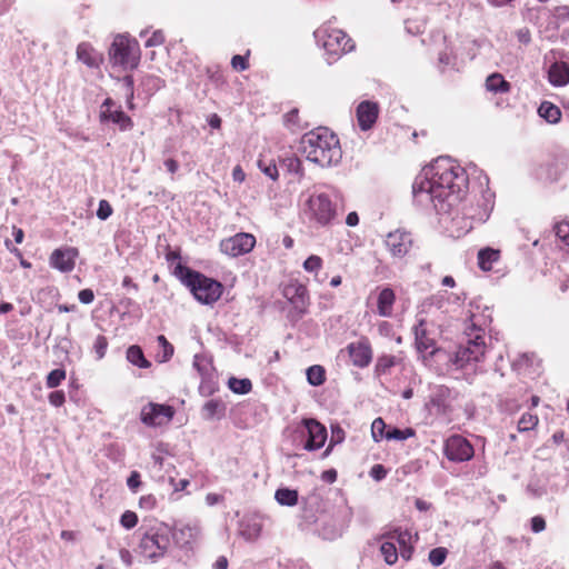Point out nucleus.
Wrapping results in <instances>:
<instances>
[{
    "label": "nucleus",
    "instance_id": "1",
    "mask_svg": "<svg viewBox=\"0 0 569 569\" xmlns=\"http://www.w3.org/2000/svg\"><path fill=\"white\" fill-rule=\"evenodd\" d=\"M467 187L465 169L451 158L441 157L416 178L412 194L420 206L432 203L439 214H451Z\"/></svg>",
    "mask_w": 569,
    "mask_h": 569
},
{
    "label": "nucleus",
    "instance_id": "2",
    "mask_svg": "<svg viewBox=\"0 0 569 569\" xmlns=\"http://www.w3.org/2000/svg\"><path fill=\"white\" fill-rule=\"evenodd\" d=\"M299 151L307 160L321 167L337 164L342 158L339 139L327 128L305 133L300 139Z\"/></svg>",
    "mask_w": 569,
    "mask_h": 569
},
{
    "label": "nucleus",
    "instance_id": "3",
    "mask_svg": "<svg viewBox=\"0 0 569 569\" xmlns=\"http://www.w3.org/2000/svg\"><path fill=\"white\" fill-rule=\"evenodd\" d=\"M338 193L315 191L308 196L303 206V213L311 223L320 227L330 226L338 216Z\"/></svg>",
    "mask_w": 569,
    "mask_h": 569
},
{
    "label": "nucleus",
    "instance_id": "4",
    "mask_svg": "<svg viewBox=\"0 0 569 569\" xmlns=\"http://www.w3.org/2000/svg\"><path fill=\"white\" fill-rule=\"evenodd\" d=\"M317 43L325 50L329 64L338 61L343 54L355 49L352 39L341 29L323 24L315 31Z\"/></svg>",
    "mask_w": 569,
    "mask_h": 569
},
{
    "label": "nucleus",
    "instance_id": "5",
    "mask_svg": "<svg viewBox=\"0 0 569 569\" xmlns=\"http://www.w3.org/2000/svg\"><path fill=\"white\" fill-rule=\"evenodd\" d=\"M140 530L141 553L149 559L163 557L171 545V527L164 522L153 521L150 525H142Z\"/></svg>",
    "mask_w": 569,
    "mask_h": 569
},
{
    "label": "nucleus",
    "instance_id": "6",
    "mask_svg": "<svg viewBox=\"0 0 569 569\" xmlns=\"http://www.w3.org/2000/svg\"><path fill=\"white\" fill-rule=\"evenodd\" d=\"M380 552L387 565H395L399 556L409 561L413 553V536L400 528L390 530L381 536Z\"/></svg>",
    "mask_w": 569,
    "mask_h": 569
},
{
    "label": "nucleus",
    "instance_id": "7",
    "mask_svg": "<svg viewBox=\"0 0 569 569\" xmlns=\"http://www.w3.org/2000/svg\"><path fill=\"white\" fill-rule=\"evenodd\" d=\"M110 61L123 70H133L140 62V47L136 39L124 34L114 37L109 50Z\"/></svg>",
    "mask_w": 569,
    "mask_h": 569
},
{
    "label": "nucleus",
    "instance_id": "8",
    "mask_svg": "<svg viewBox=\"0 0 569 569\" xmlns=\"http://www.w3.org/2000/svg\"><path fill=\"white\" fill-rule=\"evenodd\" d=\"M184 283L190 288L194 298L204 305L216 302L222 295V284L204 274L188 270Z\"/></svg>",
    "mask_w": 569,
    "mask_h": 569
},
{
    "label": "nucleus",
    "instance_id": "9",
    "mask_svg": "<svg viewBox=\"0 0 569 569\" xmlns=\"http://www.w3.org/2000/svg\"><path fill=\"white\" fill-rule=\"evenodd\" d=\"M486 352L485 336L481 329H472L468 335V340L461 345L455 356V365L458 368H463L470 362L480 361Z\"/></svg>",
    "mask_w": 569,
    "mask_h": 569
},
{
    "label": "nucleus",
    "instance_id": "10",
    "mask_svg": "<svg viewBox=\"0 0 569 569\" xmlns=\"http://www.w3.org/2000/svg\"><path fill=\"white\" fill-rule=\"evenodd\" d=\"M383 244L393 259H403L413 246L412 234L405 229H396L386 234Z\"/></svg>",
    "mask_w": 569,
    "mask_h": 569
},
{
    "label": "nucleus",
    "instance_id": "11",
    "mask_svg": "<svg viewBox=\"0 0 569 569\" xmlns=\"http://www.w3.org/2000/svg\"><path fill=\"white\" fill-rule=\"evenodd\" d=\"M256 246V237L252 233L239 232L220 241V251L231 258L249 253Z\"/></svg>",
    "mask_w": 569,
    "mask_h": 569
},
{
    "label": "nucleus",
    "instance_id": "12",
    "mask_svg": "<svg viewBox=\"0 0 569 569\" xmlns=\"http://www.w3.org/2000/svg\"><path fill=\"white\" fill-rule=\"evenodd\" d=\"M174 416V409L168 405L149 402L141 409V421L149 427H161L169 423Z\"/></svg>",
    "mask_w": 569,
    "mask_h": 569
},
{
    "label": "nucleus",
    "instance_id": "13",
    "mask_svg": "<svg viewBox=\"0 0 569 569\" xmlns=\"http://www.w3.org/2000/svg\"><path fill=\"white\" fill-rule=\"evenodd\" d=\"M473 447L462 436L453 435L445 442V455L450 461H468L473 457Z\"/></svg>",
    "mask_w": 569,
    "mask_h": 569
},
{
    "label": "nucleus",
    "instance_id": "14",
    "mask_svg": "<svg viewBox=\"0 0 569 569\" xmlns=\"http://www.w3.org/2000/svg\"><path fill=\"white\" fill-rule=\"evenodd\" d=\"M302 425L301 435L307 437L303 448L308 451L320 449L328 437L326 427L312 418L303 419Z\"/></svg>",
    "mask_w": 569,
    "mask_h": 569
},
{
    "label": "nucleus",
    "instance_id": "15",
    "mask_svg": "<svg viewBox=\"0 0 569 569\" xmlns=\"http://www.w3.org/2000/svg\"><path fill=\"white\" fill-rule=\"evenodd\" d=\"M347 351L355 367L366 368L372 360V349L367 339L349 343Z\"/></svg>",
    "mask_w": 569,
    "mask_h": 569
},
{
    "label": "nucleus",
    "instance_id": "16",
    "mask_svg": "<svg viewBox=\"0 0 569 569\" xmlns=\"http://www.w3.org/2000/svg\"><path fill=\"white\" fill-rule=\"evenodd\" d=\"M357 121L362 131L373 127L379 116V106L373 101H362L356 110Z\"/></svg>",
    "mask_w": 569,
    "mask_h": 569
},
{
    "label": "nucleus",
    "instance_id": "17",
    "mask_svg": "<svg viewBox=\"0 0 569 569\" xmlns=\"http://www.w3.org/2000/svg\"><path fill=\"white\" fill-rule=\"evenodd\" d=\"M77 254L78 251L74 248L56 249L50 256V263L62 272H69L74 268Z\"/></svg>",
    "mask_w": 569,
    "mask_h": 569
},
{
    "label": "nucleus",
    "instance_id": "18",
    "mask_svg": "<svg viewBox=\"0 0 569 569\" xmlns=\"http://www.w3.org/2000/svg\"><path fill=\"white\" fill-rule=\"evenodd\" d=\"M262 519L259 516H247L240 521L239 532L248 541L259 538L262 530Z\"/></svg>",
    "mask_w": 569,
    "mask_h": 569
},
{
    "label": "nucleus",
    "instance_id": "19",
    "mask_svg": "<svg viewBox=\"0 0 569 569\" xmlns=\"http://www.w3.org/2000/svg\"><path fill=\"white\" fill-rule=\"evenodd\" d=\"M77 59L88 68H99L103 61L102 54L88 42H81L78 46Z\"/></svg>",
    "mask_w": 569,
    "mask_h": 569
},
{
    "label": "nucleus",
    "instance_id": "20",
    "mask_svg": "<svg viewBox=\"0 0 569 569\" xmlns=\"http://www.w3.org/2000/svg\"><path fill=\"white\" fill-rule=\"evenodd\" d=\"M198 535V528L196 526L182 525L180 527L171 528V540L180 547H188Z\"/></svg>",
    "mask_w": 569,
    "mask_h": 569
},
{
    "label": "nucleus",
    "instance_id": "21",
    "mask_svg": "<svg viewBox=\"0 0 569 569\" xmlns=\"http://www.w3.org/2000/svg\"><path fill=\"white\" fill-rule=\"evenodd\" d=\"M396 302V293L389 288H382L377 297V312L381 317L389 318L393 315V305Z\"/></svg>",
    "mask_w": 569,
    "mask_h": 569
},
{
    "label": "nucleus",
    "instance_id": "22",
    "mask_svg": "<svg viewBox=\"0 0 569 569\" xmlns=\"http://www.w3.org/2000/svg\"><path fill=\"white\" fill-rule=\"evenodd\" d=\"M416 347L419 352L433 353L435 340L428 335L427 323L425 320H420L413 329Z\"/></svg>",
    "mask_w": 569,
    "mask_h": 569
},
{
    "label": "nucleus",
    "instance_id": "23",
    "mask_svg": "<svg viewBox=\"0 0 569 569\" xmlns=\"http://www.w3.org/2000/svg\"><path fill=\"white\" fill-rule=\"evenodd\" d=\"M548 80L555 87L569 83V66L563 61L553 62L548 70Z\"/></svg>",
    "mask_w": 569,
    "mask_h": 569
},
{
    "label": "nucleus",
    "instance_id": "24",
    "mask_svg": "<svg viewBox=\"0 0 569 569\" xmlns=\"http://www.w3.org/2000/svg\"><path fill=\"white\" fill-rule=\"evenodd\" d=\"M486 90L491 93H508L511 90V84L499 72L489 74L485 82Z\"/></svg>",
    "mask_w": 569,
    "mask_h": 569
},
{
    "label": "nucleus",
    "instance_id": "25",
    "mask_svg": "<svg viewBox=\"0 0 569 569\" xmlns=\"http://www.w3.org/2000/svg\"><path fill=\"white\" fill-rule=\"evenodd\" d=\"M538 113L542 119L552 124L558 123L561 119L560 109L549 101H543L540 104Z\"/></svg>",
    "mask_w": 569,
    "mask_h": 569
},
{
    "label": "nucleus",
    "instance_id": "26",
    "mask_svg": "<svg viewBox=\"0 0 569 569\" xmlns=\"http://www.w3.org/2000/svg\"><path fill=\"white\" fill-rule=\"evenodd\" d=\"M499 259V251L491 249V248H485L481 249L478 252V264L480 269L485 271H489L492 269L493 262H496Z\"/></svg>",
    "mask_w": 569,
    "mask_h": 569
},
{
    "label": "nucleus",
    "instance_id": "27",
    "mask_svg": "<svg viewBox=\"0 0 569 569\" xmlns=\"http://www.w3.org/2000/svg\"><path fill=\"white\" fill-rule=\"evenodd\" d=\"M274 499L281 506L292 507L298 502V491L289 488H279L274 493Z\"/></svg>",
    "mask_w": 569,
    "mask_h": 569
},
{
    "label": "nucleus",
    "instance_id": "28",
    "mask_svg": "<svg viewBox=\"0 0 569 569\" xmlns=\"http://www.w3.org/2000/svg\"><path fill=\"white\" fill-rule=\"evenodd\" d=\"M307 381L313 387H319L326 381V370L320 365H313L306 371Z\"/></svg>",
    "mask_w": 569,
    "mask_h": 569
},
{
    "label": "nucleus",
    "instance_id": "29",
    "mask_svg": "<svg viewBox=\"0 0 569 569\" xmlns=\"http://www.w3.org/2000/svg\"><path fill=\"white\" fill-rule=\"evenodd\" d=\"M127 360L139 368H149L151 363L144 358L139 346H130L127 350Z\"/></svg>",
    "mask_w": 569,
    "mask_h": 569
},
{
    "label": "nucleus",
    "instance_id": "30",
    "mask_svg": "<svg viewBox=\"0 0 569 569\" xmlns=\"http://www.w3.org/2000/svg\"><path fill=\"white\" fill-rule=\"evenodd\" d=\"M224 406L220 400L211 399L202 407L203 417L208 420L219 417L223 413Z\"/></svg>",
    "mask_w": 569,
    "mask_h": 569
},
{
    "label": "nucleus",
    "instance_id": "31",
    "mask_svg": "<svg viewBox=\"0 0 569 569\" xmlns=\"http://www.w3.org/2000/svg\"><path fill=\"white\" fill-rule=\"evenodd\" d=\"M228 386H229L230 390H232L234 393H238V395H246L252 388L251 381L247 378L238 379V378L232 377L229 379Z\"/></svg>",
    "mask_w": 569,
    "mask_h": 569
},
{
    "label": "nucleus",
    "instance_id": "32",
    "mask_svg": "<svg viewBox=\"0 0 569 569\" xmlns=\"http://www.w3.org/2000/svg\"><path fill=\"white\" fill-rule=\"evenodd\" d=\"M109 121L118 124L121 130H129L133 127L131 118L122 110H114Z\"/></svg>",
    "mask_w": 569,
    "mask_h": 569
},
{
    "label": "nucleus",
    "instance_id": "33",
    "mask_svg": "<svg viewBox=\"0 0 569 569\" xmlns=\"http://www.w3.org/2000/svg\"><path fill=\"white\" fill-rule=\"evenodd\" d=\"M415 433L416 432L412 428H405V429L392 428L386 432V439L402 441V440L413 437Z\"/></svg>",
    "mask_w": 569,
    "mask_h": 569
},
{
    "label": "nucleus",
    "instance_id": "34",
    "mask_svg": "<svg viewBox=\"0 0 569 569\" xmlns=\"http://www.w3.org/2000/svg\"><path fill=\"white\" fill-rule=\"evenodd\" d=\"M396 365V357L393 356H389V355H386V356H381L380 358H378L377 360V363H376V372L378 375H385L387 373L390 368H392L393 366Z\"/></svg>",
    "mask_w": 569,
    "mask_h": 569
},
{
    "label": "nucleus",
    "instance_id": "35",
    "mask_svg": "<svg viewBox=\"0 0 569 569\" xmlns=\"http://www.w3.org/2000/svg\"><path fill=\"white\" fill-rule=\"evenodd\" d=\"M538 417L532 413H523L518 421V430L519 431H529L532 430L538 425Z\"/></svg>",
    "mask_w": 569,
    "mask_h": 569
},
{
    "label": "nucleus",
    "instance_id": "36",
    "mask_svg": "<svg viewBox=\"0 0 569 569\" xmlns=\"http://www.w3.org/2000/svg\"><path fill=\"white\" fill-rule=\"evenodd\" d=\"M448 556V550L443 547L433 548L430 550L428 559L435 567L441 566Z\"/></svg>",
    "mask_w": 569,
    "mask_h": 569
},
{
    "label": "nucleus",
    "instance_id": "37",
    "mask_svg": "<svg viewBox=\"0 0 569 569\" xmlns=\"http://www.w3.org/2000/svg\"><path fill=\"white\" fill-rule=\"evenodd\" d=\"M281 167L284 168L288 172L302 176L301 161L296 156H290L282 159Z\"/></svg>",
    "mask_w": 569,
    "mask_h": 569
},
{
    "label": "nucleus",
    "instance_id": "38",
    "mask_svg": "<svg viewBox=\"0 0 569 569\" xmlns=\"http://www.w3.org/2000/svg\"><path fill=\"white\" fill-rule=\"evenodd\" d=\"M157 341L162 348V356H158L160 362L168 361L173 355V346L167 340L164 336H158Z\"/></svg>",
    "mask_w": 569,
    "mask_h": 569
},
{
    "label": "nucleus",
    "instance_id": "39",
    "mask_svg": "<svg viewBox=\"0 0 569 569\" xmlns=\"http://www.w3.org/2000/svg\"><path fill=\"white\" fill-rule=\"evenodd\" d=\"M66 379V371L63 369H54L47 376L46 385L48 388L58 387Z\"/></svg>",
    "mask_w": 569,
    "mask_h": 569
},
{
    "label": "nucleus",
    "instance_id": "40",
    "mask_svg": "<svg viewBox=\"0 0 569 569\" xmlns=\"http://www.w3.org/2000/svg\"><path fill=\"white\" fill-rule=\"evenodd\" d=\"M386 423L381 418H377L373 420L371 425V435L375 441H380L386 439Z\"/></svg>",
    "mask_w": 569,
    "mask_h": 569
},
{
    "label": "nucleus",
    "instance_id": "41",
    "mask_svg": "<svg viewBox=\"0 0 569 569\" xmlns=\"http://www.w3.org/2000/svg\"><path fill=\"white\" fill-rule=\"evenodd\" d=\"M322 268V259L319 256L312 254L303 262V269L307 272L317 273Z\"/></svg>",
    "mask_w": 569,
    "mask_h": 569
},
{
    "label": "nucleus",
    "instance_id": "42",
    "mask_svg": "<svg viewBox=\"0 0 569 569\" xmlns=\"http://www.w3.org/2000/svg\"><path fill=\"white\" fill-rule=\"evenodd\" d=\"M258 167L271 180L278 179V168L272 161L266 162L264 160L260 159L258 161Z\"/></svg>",
    "mask_w": 569,
    "mask_h": 569
},
{
    "label": "nucleus",
    "instance_id": "43",
    "mask_svg": "<svg viewBox=\"0 0 569 569\" xmlns=\"http://www.w3.org/2000/svg\"><path fill=\"white\" fill-rule=\"evenodd\" d=\"M108 348V340L104 336H98L93 343V350L97 355V359H102Z\"/></svg>",
    "mask_w": 569,
    "mask_h": 569
},
{
    "label": "nucleus",
    "instance_id": "44",
    "mask_svg": "<svg viewBox=\"0 0 569 569\" xmlns=\"http://www.w3.org/2000/svg\"><path fill=\"white\" fill-rule=\"evenodd\" d=\"M120 523L126 529H132L138 523V517L133 511L127 510L122 513Z\"/></svg>",
    "mask_w": 569,
    "mask_h": 569
},
{
    "label": "nucleus",
    "instance_id": "45",
    "mask_svg": "<svg viewBox=\"0 0 569 569\" xmlns=\"http://www.w3.org/2000/svg\"><path fill=\"white\" fill-rule=\"evenodd\" d=\"M193 368L202 376H207L209 371V362L203 356L196 355L193 358Z\"/></svg>",
    "mask_w": 569,
    "mask_h": 569
},
{
    "label": "nucleus",
    "instance_id": "46",
    "mask_svg": "<svg viewBox=\"0 0 569 569\" xmlns=\"http://www.w3.org/2000/svg\"><path fill=\"white\" fill-rule=\"evenodd\" d=\"M112 207L107 200H100L97 210V217L100 220H107L112 214Z\"/></svg>",
    "mask_w": 569,
    "mask_h": 569
},
{
    "label": "nucleus",
    "instance_id": "47",
    "mask_svg": "<svg viewBox=\"0 0 569 569\" xmlns=\"http://www.w3.org/2000/svg\"><path fill=\"white\" fill-rule=\"evenodd\" d=\"M114 106V102L108 98L104 100V102L102 103L101 106V112H100V118L102 121H109L110 118H111V114L113 113V109L112 107Z\"/></svg>",
    "mask_w": 569,
    "mask_h": 569
},
{
    "label": "nucleus",
    "instance_id": "48",
    "mask_svg": "<svg viewBox=\"0 0 569 569\" xmlns=\"http://www.w3.org/2000/svg\"><path fill=\"white\" fill-rule=\"evenodd\" d=\"M345 440V431L340 426H332L331 427V445H338L341 443Z\"/></svg>",
    "mask_w": 569,
    "mask_h": 569
},
{
    "label": "nucleus",
    "instance_id": "49",
    "mask_svg": "<svg viewBox=\"0 0 569 569\" xmlns=\"http://www.w3.org/2000/svg\"><path fill=\"white\" fill-rule=\"evenodd\" d=\"M66 401V396L62 390L52 391L49 395V402L54 407H61Z\"/></svg>",
    "mask_w": 569,
    "mask_h": 569
},
{
    "label": "nucleus",
    "instance_id": "50",
    "mask_svg": "<svg viewBox=\"0 0 569 569\" xmlns=\"http://www.w3.org/2000/svg\"><path fill=\"white\" fill-rule=\"evenodd\" d=\"M231 66L237 71H243L248 68L247 58L240 54H236L231 59Z\"/></svg>",
    "mask_w": 569,
    "mask_h": 569
},
{
    "label": "nucleus",
    "instance_id": "51",
    "mask_svg": "<svg viewBox=\"0 0 569 569\" xmlns=\"http://www.w3.org/2000/svg\"><path fill=\"white\" fill-rule=\"evenodd\" d=\"M546 529V520L541 516H535L531 518V530L535 533H539Z\"/></svg>",
    "mask_w": 569,
    "mask_h": 569
},
{
    "label": "nucleus",
    "instance_id": "52",
    "mask_svg": "<svg viewBox=\"0 0 569 569\" xmlns=\"http://www.w3.org/2000/svg\"><path fill=\"white\" fill-rule=\"evenodd\" d=\"M127 485L129 489H131L132 491H137V489L141 485L139 472L132 471L129 478L127 479Z\"/></svg>",
    "mask_w": 569,
    "mask_h": 569
},
{
    "label": "nucleus",
    "instance_id": "53",
    "mask_svg": "<svg viewBox=\"0 0 569 569\" xmlns=\"http://www.w3.org/2000/svg\"><path fill=\"white\" fill-rule=\"evenodd\" d=\"M164 37L161 31H156L146 41L147 47H156L163 43Z\"/></svg>",
    "mask_w": 569,
    "mask_h": 569
},
{
    "label": "nucleus",
    "instance_id": "54",
    "mask_svg": "<svg viewBox=\"0 0 569 569\" xmlns=\"http://www.w3.org/2000/svg\"><path fill=\"white\" fill-rule=\"evenodd\" d=\"M78 298H79L80 302H82L84 305H89L93 301L94 295L91 289H82L79 291Z\"/></svg>",
    "mask_w": 569,
    "mask_h": 569
},
{
    "label": "nucleus",
    "instance_id": "55",
    "mask_svg": "<svg viewBox=\"0 0 569 569\" xmlns=\"http://www.w3.org/2000/svg\"><path fill=\"white\" fill-rule=\"evenodd\" d=\"M387 471L382 465H375L370 470V476L376 480H381L386 477Z\"/></svg>",
    "mask_w": 569,
    "mask_h": 569
},
{
    "label": "nucleus",
    "instance_id": "56",
    "mask_svg": "<svg viewBox=\"0 0 569 569\" xmlns=\"http://www.w3.org/2000/svg\"><path fill=\"white\" fill-rule=\"evenodd\" d=\"M517 38L519 42L528 44L531 40L530 31L527 28L519 29L517 31Z\"/></svg>",
    "mask_w": 569,
    "mask_h": 569
},
{
    "label": "nucleus",
    "instance_id": "57",
    "mask_svg": "<svg viewBox=\"0 0 569 569\" xmlns=\"http://www.w3.org/2000/svg\"><path fill=\"white\" fill-rule=\"evenodd\" d=\"M119 556H120V559L121 561L127 566V567H130L133 562V557L131 555V552L128 550V549H121L119 551Z\"/></svg>",
    "mask_w": 569,
    "mask_h": 569
},
{
    "label": "nucleus",
    "instance_id": "58",
    "mask_svg": "<svg viewBox=\"0 0 569 569\" xmlns=\"http://www.w3.org/2000/svg\"><path fill=\"white\" fill-rule=\"evenodd\" d=\"M321 479L328 483H333L337 480V471L329 469L322 472Z\"/></svg>",
    "mask_w": 569,
    "mask_h": 569
},
{
    "label": "nucleus",
    "instance_id": "59",
    "mask_svg": "<svg viewBox=\"0 0 569 569\" xmlns=\"http://www.w3.org/2000/svg\"><path fill=\"white\" fill-rule=\"evenodd\" d=\"M232 178L234 181L237 182H243L244 179H246V173L244 171L242 170V168L240 166H236L232 170Z\"/></svg>",
    "mask_w": 569,
    "mask_h": 569
},
{
    "label": "nucleus",
    "instance_id": "60",
    "mask_svg": "<svg viewBox=\"0 0 569 569\" xmlns=\"http://www.w3.org/2000/svg\"><path fill=\"white\" fill-rule=\"evenodd\" d=\"M156 505V499L152 496H146L140 498V506L147 509L153 508Z\"/></svg>",
    "mask_w": 569,
    "mask_h": 569
},
{
    "label": "nucleus",
    "instance_id": "61",
    "mask_svg": "<svg viewBox=\"0 0 569 569\" xmlns=\"http://www.w3.org/2000/svg\"><path fill=\"white\" fill-rule=\"evenodd\" d=\"M164 167L171 174H174L179 169V163L170 158L164 161Z\"/></svg>",
    "mask_w": 569,
    "mask_h": 569
},
{
    "label": "nucleus",
    "instance_id": "62",
    "mask_svg": "<svg viewBox=\"0 0 569 569\" xmlns=\"http://www.w3.org/2000/svg\"><path fill=\"white\" fill-rule=\"evenodd\" d=\"M346 223L349 226V227H355L359 223V217H358V213L357 212H350L348 213L347 218H346Z\"/></svg>",
    "mask_w": 569,
    "mask_h": 569
},
{
    "label": "nucleus",
    "instance_id": "63",
    "mask_svg": "<svg viewBox=\"0 0 569 569\" xmlns=\"http://www.w3.org/2000/svg\"><path fill=\"white\" fill-rule=\"evenodd\" d=\"M228 568V559L223 556L219 557L213 563V569H227Z\"/></svg>",
    "mask_w": 569,
    "mask_h": 569
},
{
    "label": "nucleus",
    "instance_id": "64",
    "mask_svg": "<svg viewBox=\"0 0 569 569\" xmlns=\"http://www.w3.org/2000/svg\"><path fill=\"white\" fill-rule=\"evenodd\" d=\"M12 234L17 243H21L23 241L24 232L22 229L13 227Z\"/></svg>",
    "mask_w": 569,
    "mask_h": 569
}]
</instances>
